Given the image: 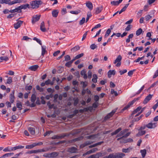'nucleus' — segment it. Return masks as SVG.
I'll return each instance as SVG.
<instances>
[{"mask_svg":"<svg viewBox=\"0 0 158 158\" xmlns=\"http://www.w3.org/2000/svg\"><path fill=\"white\" fill-rule=\"evenodd\" d=\"M23 148H24V146L22 145H18L13 147L8 146L5 148L3 150V151L5 152H10L15 151L19 149H22Z\"/></svg>","mask_w":158,"mask_h":158,"instance_id":"obj_1","label":"nucleus"},{"mask_svg":"<svg viewBox=\"0 0 158 158\" xmlns=\"http://www.w3.org/2000/svg\"><path fill=\"white\" fill-rule=\"evenodd\" d=\"M42 2L41 1H34L30 2V5L31 8L33 9H36L39 7Z\"/></svg>","mask_w":158,"mask_h":158,"instance_id":"obj_2","label":"nucleus"},{"mask_svg":"<svg viewBox=\"0 0 158 158\" xmlns=\"http://www.w3.org/2000/svg\"><path fill=\"white\" fill-rule=\"evenodd\" d=\"M122 57L121 55H118L117 57L116 58V60H115L114 63V64H116V66L117 67H119L121 64V61L122 60Z\"/></svg>","mask_w":158,"mask_h":158,"instance_id":"obj_3","label":"nucleus"},{"mask_svg":"<svg viewBox=\"0 0 158 158\" xmlns=\"http://www.w3.org/2000/svg\"><path fill=\"white\" fill-rule=\"evenodd\" d=\"M117 109L113 110L110 113L108 114L105 117L104 119L106 120L111 118L116 112Z\"/></svg>","mask_w":158,"mask_h":158,"instance_id":"obj_4","label":"nucleus"},{"mask_svg":"<svg viewBox=\"0 0 158 158\" xmlns=\"http://www.w3.org/2000/svg\"><path fill=\"white\" fill-rule=\"evenodd\" d=\"M40 17V15H35L32 17V22L34 24L35 22L38 21Z\"/></svg>","mask_w":158,"mask_h":158,"instance_id":"obj_5","label":"nucleus"},{"mask_svg":"<svg viewBox=\"0 0 158 158\" xmlns=\"http://www.w3.org/2000/svg\"><path fill=\"white\" fill-rule=\"evenodd\" d=\"M128 130V129H125L123 130V131H120V133H118L117 135V137H119L121 136L122 135H125V134L127 132Z\"/></svg>","mask_w":158,"mask_h":158,"instance_id":"obj_6","label":"nucleus"},{"mask_svg":"<svg viewBox=\"0 0 158 158\" xmlns=\"http://www.w3.org/2000/svg\"><path fill=\"white\" fill-rule=\"evenodd\" d=\"M152 95L149 94L147 96L143 101V103L144 104L147 103L152 98Z\"/></svg>","mask_w":158,"mask_h":158,"instance_id":"obj_7","label":"nucleus"},{"mask_svg":"<svg viewBox=\"0 0 158 158\" xmlns=\"http://www.w3.org/2000/svg\"><path fill=\"white\" fill-rule=\"evenodd\" d=\"M86 5L87 7L90 10H91L93 8V4L90 2H87L86 3Z\"/></svg>","mask_w":158,"mask_h":158,"instance_id":"obj_8","label":"nucleus"},{"mask_svg":"<svg viewBox=\"0 0 158 158\" xmlns=\"http://www.w3.org/2000/svg\"><path fill=\"white\" fill-rule=\"evenodd\" d=\"M23 21L20 20L19 21L16 23L14 24V27L15 29H17L19 28L21 25L23 23Z\"/></svg>","mask_w":158,"mask_h":158,"instance_id":"obj_9","label":"nucleus"},{"mask_svg":"<svg viewBox=\"0 0 158 158\" xmlns=\"http://www.w3.org/2000/svg\"><path fill=\"white\" fill-rule=\"evenodd\" d=\"M22 1V0H14L12 1H10L9 2V5H12L15 4L20 3Z\"/></svg>","mask_w":158,"mask_h":158,"instance_id":"obj_10","label":"nucleus"},{"mask_svg":"<svg viewBox=\"0 0 158 158\" xmlns=\"http://www.w3.org/2000/svg\"><path fill=\"white\" fill-rule=\"evenodd\" d=\"M39 66L37 65H34L30 66L29 67L28 69L32 71H35L38 68Z\"/></svg>","mask_w":158,"mask_h":158,"instance_id":"obj_11","label":"nucleus"},{"mask_svg":"<svg viewBox=\"0 0 158 158\" xmlns=\"http://www.w3.org/2000/svg\"><path fill=\"white\" fill-rule=\"evenodd\" d=\"M146 125L147 127L150 129L154 128L156 127L155 123H149Z\"/></svg>","mask_w":158,"mask_h":158,"instance_id":"obj_12","label":"nucleus"},{"mask_svg":"<svg viewBox=\"0 0 158 158\" xmlns=\"http://www.w3.org/2000/svg\"><path fill=\"white\" fill-rule=\"evenodd\" d=\"M40 29L43 32H44L46 31V29L44 26V23L43 21L41 23Z\"/></svg>","mask_w":158,"mask_h":158,"instance_id":"obj_13","label":"nucleus"},{"mask_svg":"<svg viewBox=\"0 0 158 158\" xmlns=\"http://www.w3.org/2000/svg\"><path fill=\"white\" fill-rule=\"evenodd\" d=\"M135 102L133 101V100H132V101H131V102H129V103H128V104H127V106H125L123 109V110H127V109L128 108H129L131 105H133V103Z\"/></svg>","mask_w":158,"mask_h":158,"instance_id":"obj_14","label":"nucleus"},{"mask_svg":"<svg viewBox=\"0 0 158 158\" xmlns=\"http://www.w3.org/2000/svg\"><path fill=\"white\" fill-rule=\"evenodd\" d=\"M103 7L102 6L98 7L96 8L95 10V13L96 14H98L100 13L102 10Z\"/></svg>","mask_w":158,"mask_h":158,"instance_id":"obj_15","label":"nucleus"},{"mask_svg":"<svg viewBox=\"0 0 158 158\" xmlns=\"http://www.w3.org/2000/svg\"><path fill=\"white\" fill-rule=\"evenodd\" d=\"M131 147H129L127 148H123L122 150V152L124 153H129L132 150Z\"/></svg>","mask_w":158,"mask_h":158,"instance_id":"obj_16","label":"nucleus"},{"mask_svg":"<svg viewBox=\"0 0 158 158\" xmlns=\"http://www.w3.org/2000/svg\"><path fill=\"white\" fill-rule=\"evenodd\" d=\"M115 71L114 70H110L108 72V76L109 78H110L112 75H114L115 74Z\"/></svg>","mask_w":158,"mask_h":158,"instance_id":"obj_17","label":"nucleus"},{"mask_svg":"<svg viewBox=\"0 0 158 158\" xmlns=\"http://www.w3.org/2000/svg\"><path fill=\"white\" fill-rule=\"evenodd\" d=\"M77 151V148L74 147H72L68 149V151L72 153L76 152Z\"/></svg>","mask_w":158,"mask_h":158,"instance_id":"obj_18","label":"nucleus"},{"mask_svg":"<svg viewBox=\"0 0 158 158\" xmlns=\"http://www.w3.org/2000/svg\"><path fill=\"white\" fill-rule=\"evenodd\" d=\"M14 155V153L12 152H10L9 153H6L4 155L0 157V158H5L7 157H8L12 155Z\"/></svg>","mask_w":158,"mask_h":158,"instance_id":"obj_19","label":"nucleus"},{"mask_svg":"<svg viewBox=\"0 0 158 158\" xmlns=\"http://www.w3.org/2000/svg\"><path fill=\"white\" fill-rule=\"evenodd\" d=\"M141 107L139 106L135 110H134L133 111L132 114V115H134L135 114L137 113L141 109Z\"/></svg>","mask_w":158,"mask_h":158,"instance_id":"obj_20","label":"nucleus"},{"mask_svg":"<svg viewBox=\"0 0 158 158\" xmlns=\"http://www.w3.org/2000/svg\"><path fill=\"white\" fill-rule=\"evenodd\" d=\"M21 9H26L27 8H30V5L29 4H23L20 6Z\"/></svg>","mask_w":158,"mask_h":158,"instance_id":"obj_21","label":"nucleus"},{"mask_svg":"<svg viewBox=\"0 0 158 158\" xmlns=\"http://www.w3.org/2000/svg\"><path fill=\"white\" fill-rule=\"evenodd\" d=\"M59 13L58 10H53L52 12V15L53 17H56L58 16V15Z\"/></svg>","mask_w":158,"mask_h":158,"instance_id":"obj_22","label":"nucleus"},{"mask_svg":"<svg viewBox=\"0 0 158 158\" xmlns=\"http://www.w3.org/2000/svg\"><path fill=\"white\" fill-rule=\"evenodd\" d=\"M12 94H10V101L11 103H13L14 101V91H13L12 92Z\"/></svg>","mask_w":158,"mask_h":158,"instance_id":"obj_23","label":"nucleus"},{"mask_svg":"<svg viewBox=\"0 0 158 158\" xmlns=\"http://www.w3.org/2000/svg\"><path fill=\"white\" fill-rule=\"evenodd\" d=\"M103 143V141H101L99 142H98L97 143H96L93 145H90L89 146V148H92L94 147H95L97 146L98 145H100L102 144V143Z\"/></svg>","mask_w":158,"mask_h":158,"instance_id":"obj_24","label":"nucleus"},{"mask_svg":"<svg viewBox=\"0 0 158 158\" xmlns=\"http://www.w3.org/2000/svg\"><path fill=\"white\" fill-rule=\"evenodd\" d=\"M122 130V128L121 127L118 128L114 132L111 133V134L112 136L115 135L120 132Z\"/></svg>","mask_w":158,"mask_h":158,"instance_id":"obj_25","label":"nucleus"},{"mask_svg":"<svg viewBox=\"0 0 158 158\" xmlns=\"http://www.w3.org/2000/svg\"><path fill=\"white\" fill-rule=\"evenodd\" d=\"M81 74L82 76H83V78L85 79H86L87 78V76L86 73V72L84 70H82L81 71Z\"/></svg>","mask_w":158,"mask_h":158,"instance_id":"obj_26","label":"nucleus"},{"mask_svg":"<svg viewBox=\"0 0 158 158\" xmlns=\"http://www.w3.org/2000/svg\"><path fill=\"white\" fill-rule=\"evenodd\" d=\"M145 131H139L138 133L136 134V135L137 136H139L142 135H144L146 133Z\"/></svg>","mask_w":158,"mask_h":158,"instance_id":"obj_27","label":"nucleus"},{"mask_svg":"<svg viewBox=\"0 0 158 158\" xmlns=\"http://www.w3.org/2000/svg\"><path fill=\"white\" fill-rule=\"evenodd\" d=\"M69 136V135H67V134H63L60 136H56L54 139H62L64 138L65 137L68 136Z\"/></svg>","mask_w":158,"mask_h":158,"instance_id":"obj_28","label":"nucleus"},{"mask_svg":"<svg viewBox=\"0 0 158 158\" xmlns=\"http://www.w3.org/2000/svg\"><path fill=\"white\" fill-rule=\"evenodd\" d=\"M36 98V95L35 94H33L31 97V101L32 102H34Z\"/></svg>","mask_w":158,"mask_h":158,"instance_id":"obj_29","label":"nucleus"},{"mask_svg":"<svg viewBox=\"0 0 158 158\" xmlns=\"http://www.w3.org/2000/svg\"><path fill=\"white\" fill-rule=\"evenodd\" d=\"M28 131L32 135L35 134V129L33 127H30L28 128Z\"/></svg>","mask_w":158,"mask_h":158,"instance_id":"obj_30","label":"nucleus"},{"mask_svg":"<svg viewBox=\"0 0 158 158\" xmlns=\"http://www.w3.org/2000/svg\"><path fill=\"white\" fill-rule=\"evenodd\" d=\"M133 36V34H131L129 35L128 36V38L126 40V42L127 43L130 42V39H132Z\"/></svg>","mask_w":158,"mask_h":158,"instance_id":"obj_31","label":"nucleus"},{"mask_svg":"<svg viewBox=\"0 0 158 158\" xmlns=\"http://www.w3.org/2000/svg\"><path fill=\"white\" fill-rule=\"evenodd\" d=\"M94 158H99L102 156V153L100 152H98L95 154H94Z\"/></svg>","mask_w":158,"mask_h":158,"instance_id":"obj_32","label":"nucleus"},{"mask_svg":"<svg viewBox=\"0 0 158 158\" xmlns=\"http://www.w3.org/2000/svg\"><path fill=\"white\" fill-rule=\"evenodd\" d=\"M42 48V55L43 56H44L45 54V53L46 52H47L46 51V47L45 46H41Z\"/></svg>","mask_w":158,"mask_h":158,"instance_id":"obj_33","label":"nucleus"},{"mask_svg":"<svg viewBox=\"0 0 158 158\" xmlns=\"http://www.w3.org/2000/svg\"><path fill=\"white\" fill-rule=\"evenodd\" d=\"M140 152L143 158L144 157L146 154V149L141 150Z\"/></svg>","mask_w":158,"mask_h":158,"instance_id":"obj_34","label":"nucleus"},{"mask_svg":"<svg viewBox=\"0 0 158 158\" xmlns=\"http://www.w3.org/2000/svg\"><path fill=\"white\" fill-rule=\"evenodd\" d=\"M130 132H127L125 135H123V136L122 137L118 138L117 140H119L120 139H122L123 137H127L130 135Z\"/></svg>","mask_w":158,"mask_h":158,"instance_id":"obj_35","label":"nucleus"},{"mask_svg":"<svg viewBox=\"0 0 158 158\" xmlns=\"http://www.w3.org/2000/svg\"><path fill=\"white\" fill-rule=\"evenodd\" d=\"M10 1V0H0V3H5L6 4H8L9 5V2Z\"/></svg>","mask_w":158,"mask_h":158,"instance_id":"obj_36","label":"nucleus"},{"mask_svg":"<svg viewBox=\"0 0 158 158\" xmlns=\"http://www.w3.org/2000/svg\"><path fill=\"white\" fill-rule=\"evenodd\" d=\"M0 59L2 60L7 61L9 60L8 57L7 56H1L0 57Z\"/></svg>","mask_w":158,"mask_h":158,"instance_id":"obj_37","label":"nucleus"},{"mask_svg":"<svg viewBox=\"0 0 158 158\" xmlns=\"http://www.w3.org/2000/svg\"><path fill=\"white\" fill-rule=\"evenodd\" d=\"M50 157H54L57 156L58 154L56 152H53L50 153Z\"/></svg>","mask_w":158,"mask_h":158,"instance_id":"obj_38","label":"nucleus"},{"mask_svg":"<svg viewBox=\"0 0 158 158\" xmlns=\"http://www.w3.org/2000/svg\"><path fill=\"white\" fill-rule=\"evenodd\" d=\"M35 147V146L34 145V143H33L32 144L27 145L26 146V149H31Z\"/></svg>","mask_w":158,"mask_h":158,"instance_id":"obj_39","label":"nucleus"},{"mask_svg":"<svg viewBox=\"0 0 158 158\" xmlns=\"http://www.w3.org/2000/svg\"><path fill=\"white\" fill-rule=\"evenodd\" d=\"M143 31L141 28H139L136 31V34L138 36L141 34Z\"/></svg>","mask_w":158,"mask_h":158,"instance_id":"obj_40","label":"nucleus"},{"mask_svg":"<svg viewBox=\"0 0 158 158\" xmlns=\"http://www.w3.org/2000/svg\"><path fill=\"white\" fill-rule=\"evenodd\" d=\"M80 47L77 46H76L73 48H72L71 50L72 51H73L74 52L77 51V50H78L80 49Z\"/></svg>","mask_w":158,"mask_h":158,"instance_id":"obj_41","label":"nucleus"},{"mask_svg":"<svg viewBox=\"0 0 158 158\" xmlns=\"http://www.w3.org/2000/svg\"><path fill=\"white\" fill-rule=\"evenodd\" d=\"M110 94H114V95L115 96H116L118 95V94L117 91H114L113 89H111Z\"/></svg>","mask_w":158,"mask_h":158,"instance_id":"obj_42","label":"nucleus"},{"mask_svg":"<svg viewBox=\"0 0 158 158\" xmlns=\"http://www.w3.org/2000/svg\"><path fill=\"white\" fill-rule=\"evenodd\" d=\"M87 17L86 19V22H87L89 20V18L91 17L92 15L90 12H88L87 13Z\"/></svg>","mask_w":158,"mask_h":158,"instance_id":"obj_43","label":"nucleus"},{"mask_svg":"<svg viewBox=\"0 0 158 158\" xmlns=\"http://www.w3.org/2000/svg\"><path fill=\"white\" fill-rule=\"evenodd\" d=\"M80 12V10H72L70 11V13L72 14L75 15H77Z\"/></svg>","mask_w":158,"mask_h":158,"instance_id":"obj_44","label":"nucleus"},{"mask_svg":"<svg viewBox=\"0 0 158 158\" xmlns=\"http://www.w3.org/2000/svg\"><path fill=\"white\" fill-rule=\"evenodd\" d=\"M16 106L19 110H21L22 109V105L21 102H19L17 103L16 104Z\"/></svg>","mask_w":158,"mask_h":158,"instance_id":"obj_45","label":"nucleus"},{"mask_svg":"<svg viewBox=\"0 0 158 158\" xmlns=\"http://www.w3.org/2000/svg\"><path fill=\"white\" fill-rule=\"evenodd\" d=\"M85 19L84 17L82 18V19L80 21L79 24L80 25H83L85 22Z\"/></svg>","mask_w":158,"mask_h":158,"instance_id":"obj_46","label":"nucleus"},{"mask_svg":"<svg viewBox=\"0 0 158 158\" xmlns=\"http://www.w3.org/2000/svg\"><path fill=\"white\" fill-rule=\"evenodd\" d=\"M110 3L114 6H118L119 5L118 1H111L110 2Z\"/></svg>","mask_w":158,"mask_h":158,"instance_id":"obj_47","label":"nucleus"},{"mask_svg":"<svg viewBox=\"0 0 158 158\" xmlns=\"http://www.w3.org/2000/svg\"><path fill=\"white\" fill-rule=\"evenodd\" d=\"M38 150H31L29 151L28 152H27V153H30V154H32L33 153H36L37 152H38Z\"/></svg>","mask_w":158,"mask_h":158,"instance_id":"obj_48","label":"nucleus"},{"mask_svg":"<svg viewBox=\"0 0 158 158\" xmlns=\"http://www.w3.org/2000/svg\"><path fill=\"white\" fill-rule=\"evenodd\" d=\"M33 40H35L36 41V42L38 43L40 45H42V43H41V41L39 39H38V38H36V37H34L33 39Z\"/></svg>","mask_w":158,"mask_h":158,"instance_id":"obj_49","label":"nucleus"},{"mask_svg":"<svg viewBox=\"0 0 158 158\" xmlns=\"http://www.w3.org/2000/svg\"><path fill=\"white\" fill-rule=\"evenodd\" d=\"M84 55V54L83 53H81L79 54H78L75 56V59H78L82 57Z\"/></svg>","mask_w":158,"mask_h":158,"instance_id":"obj_50","label":"nucleus"},{"mask_svg":"<svg viewBox=\"0 0 158 158\" xmlns=\"http://www.w3.org/2000/svg\"><path fill=\"white\" fill-rule=\"evenodd\" d=\"M49 150V149L47 148L45 149H39V150H38V152H46V151Z\"/></svg>","mask_w":158,"mask_h":158,"instance_id":"obj_51","label":"nucleus"},{"mask_svg":"<svg viewBox=\"0 0 158 158\" xmlns=\"http://www.w3.org/2000/svg\"><path fill=\"white\" fill-rule=\"evenodd\" d=\"M129 5V3H128L127 4H126L125 6L123 8L121 9L124 12L126 10L128 6Z\"/></svg>","mask_w":158,"mask_h":158,"instance_id":"obj_52","label":"nucleus"},{"mask_svg":"<svg viewBox=\"0 0 158 158\" xmlns=\"http://www.w3.org/2000/svg\"><path fill=\"white\" fill-rule=\"evenodd\" d=\"M97 46L95 44H93L90 46V48L92 50H94L95 48H97Z\"/></svg>","mask_w":158,"mask_h":158,"instance_id":"obj_53","label":"nucleus"},{"mask_svg":"<svg viewBox=\"0 0 158 158\" xmlns=\"http://www.w3.org/2000/svg\"><path fill=\"white\" fill-rule=\"evenodd\" d=\"M36 88L37 89L39 90L40 92H42L44 90L42 88L40 87V86L38 85L36 86Z\"/></svg>","mask_w":158,"mask_h":158,"instance_id":"obj_54","label":"nucleus"},{"mask_svg":"<svg viewBox=\"0 0 158 158\" xmlns=\"http://www.w3.org/2000/svg\"><path fill=\"white\" fill-rule=\"evenodd\" d=\"M12 82V78L11 77H9L7 80L6 83V84H10Z\"/></svg>","mask_w":158,"mask_h":158,"instance_id":"obj_55","label":"nucleus"},{"mask_svg":"<svg viewBox=\"0 0 158 158\" xmlns=\"http://www.w3.org/2000/svg\"><path fill=\"white\" fill-rule=\"evenodd\" d=\"M132 27V26L131 25H128L125 29V30L126 31H129Z\"/></svg>","mask_w":158,"mask_h":158,"instance_id":"obj_56","label":"nucleus"},{"mask_svg":"<svg viewBox=\"0 0 158 158\" xmlns=\"http://www.w3.org/2000/svg\"><path fill=\"white\" fill-rule=\"evenodd\" d=\"M94 99L95 101V102H98L99 99V97L97 95H94Z\"/></svg>","mask_w":158,"mask_h":158,"instance_id":"obj_57","label":"nucleus"},{"mask_svg":"<svg viewBox=\"0 0 158 158\" xmlns=\"http://www.w3.org/2000/svg\"><path fill=\"white\" fill-rule=\"evenodd\" d=\"M65 61H67L68 60H70V57L69 55H67L64 56Z\"/></svg>","mask_w":158,"mask_h":158,"instance_id":"obj_58","label":"nucleus"},{"mask_svg":"<svg viewBox=\"0 0 158 158\" xmlns=\"http://www.w3.org/2000/svg\"><path fill=\"white\" fill-rule=\"evenodd\" d=\"M152 17L149 15H147L145 16V19L146 21H148L150 19L152 18Z\"/></svg>","mask_w":158,"mask_h":158,"instance_id":"obj_59","label":"nucleus"},{"mask_svg":"<svg viewBox=\"0 0 158 158\" xmlns=\"http://www.w3.org/2000/svg\"><path fill=\"white\" fill-rule=\"evenodd\" d=\"M81 84L83 85L82 87L83 89L85 88L87 85V83L83 81H81Z\"/></svg>","mask_w":158,"mask_h":158,"instance_id":"obj_60","label":"nucleus"},{"mask_svg":"<svg viewBox=\"0 0 158 158\" xmlns=\"http://www.w3.org/2000/svg\"><path fill=\"white\" fill-rule=\"evenodd\" d=\"M133 139L131 138L127 139L124 140V143H126L127 142H130L133 141Z\"/></svg>","mask_w":158,"mask_h":158,"instance_id":"obj_61","label":"nucleus"},{"mask_svg":"<svg viewBox=\"0 0 158 158\" xmlns=\"http://www.w3.org/2000/svg\"><path fill=\"white\" fill-rule=\"evenodd\" d=\"M135 71V70L134 69L133 70H131V71H129L128 73V75L130 76H131L133 74L134 72Z\"/></svg>","mask_w":158,"mask_h":158,"instance_id":"obj_62","label":"nucleus"},{"mask_svg":"<svg viewBox=\"0 0 158 158\" xmlns=\"http://www.w3.org/2000/svg\"><path fill=\"white\" fill-rule=\"evenodd\" d=\"M15 10L17 12H21V9L20 6L18 7L17 8H15Z\"/></svg>","mask_w":158,"mask_h":158,"instance_id":"obj_63","label":"nucleus"},{"mask_svg":"<svg viewBox=\"0 0 158 158\" xmlns=\"http://www.w3.org/2000/svg\"><path fill=\"white\" fill-rule=\"evenodd\" d=\"M32 88V87L31 85H29V86H26L25 87V90H30Z\"/></svg>","mask_w":158,"mask_h":158,"instance_id":"obj_64","label":"nucleus"}]
</instances>
